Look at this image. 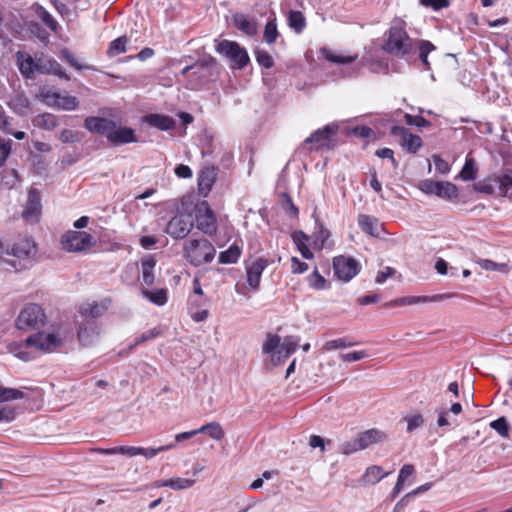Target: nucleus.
Returning a JSON list of instances; mask_svg holds the SVG:
<instances>
[{"label":"nucleus","mask_w":512,"mask_h":512,"mask_svg":"<svg viewBox=\"0 0 512 512\" xmlns=\"http://www.w3.org/2000/svg\"><path fill=\"white\" fill-rule=\"evenodd\" d=\"M128 43V38L126 36H120L113 40L108 49L107 55L109 57H115L121 53L126 52V44Z\"/></svg>","instance_id":"obj_40"},{"label":"nucleus","mask_w":512,"mask_h":512,"mask_svg":"<svg viewBox=\"0 0 512 512\" xmlns=\"http://www.w3.org/2000/svg\"><path fill=\"white\" fill-rule=\"evenodd\" d=\"M23 397L24 393L19 389L0 386V402L22 399Z\"/></svg>","instance_id":"obj_45"},{"label":"nucleus","mask_w":512,"mask_h":512,"mask_svg":"<svg viewBox=\"0 0 512 512\" xmlns=\"http://www.w3.org/2000/svg\"><path fill=\"white\" fill-rule=\"evenodd\" d=\"M440 181L424 180L420 183V189L426 194H437Z\"/></svg>","instance_id":"obj_64"},{"label":"nucleus","mask_w":512,"mask_h":512,"mask_svg":"<svg viewBox=\"0 0 512 512\" xmlns=\"http://www.w3.org/2000/svg\"><path fill=\"white\" fill-rule=\"evenodd\" d=\"M368 355L365 351H353L350 353L340 354L341 360L346 362H355L366 358Z\"/></svg>","instance_id":"obj_63"},{"label":"nucleus","mask_w":512,"mask_h":512,"mask_svg":"<svg viewBox=\"0 0 512 512\" xmlns=\"http://www.w3.org/2000/svg\"><path fill=\"white\" fill-rule=\"evenodd\" d=\"M216 180V171L213 167L203 168L198 176L199 192L206 196Z\"/></svg>","instance_id":"obj_20"},{"label":"nucleus","mask_w":512,"mask_h":512,"mask_svg":"<svg viewBox=\"0 0 512 512\" xmlns=\"http://www.w3.org/2000/svg\"><path fill=\"white\" fill-rule=\"evenodd\" d=\"M235 26L243 33L253 36L257 33V24L244 14H235L233 16Z\"/></svg>","instance_id":"obj_24"},{"label":"nucleus","mask_w":512,"mask_h":512,"mask_svg":"<svg viewBox=\"0 0 512 512\" xmlns=\"http://www.w3.org/2000/svg\"><path fill=\"white\" fill-rule=\"evenodd\" d=\"M194 226L190 214L180 213L170 219L166 226V232L174 239L185 238Z\"/></svg>","instance_id":"obj_7"},{"label":"nucleus","mask_w":512,"mask_h":512,"mask_svg":"<svg viewBox=\"0 0 512 512\" xmlns=\"http://www.w3.org/2000/svg\"><path fill=\"white\" fill-rule=\"evenodd\" d=\"M110 452H117V454L126 455L129 457L140 455L141 447L133 446H118L111 448Z\"/></svg>","instance_id":"obj_57"},{"label":"nucleus","mask_w":512,"mask_h":512,"mask_svg":"<svg viewBox=\"0 0 512 512\" xmlns=\"http://www.w3.org/2000/svg\"><path fill=\"white\" fill-rule=\"evenodd\" d=\"M17 62L19 70L25 78H32L36 72L35 57L24 52L17 53Z\"/></svg>","instance_id":"obj_22"},{"label":"nucleus","mask_w":512,"mask_h":512,"mask_svg":"<svg viewBox=\"0 0 512 512\" xmlns=\"http://www.w3.org/2000/svg\"><path fill=\"white\" fill-rule=\"evenodd\" d=\"M268 263L264 258H257L246 266L247 282L253 290H258L263 271Z\"/></svg>","instance_id":"obj_15"},{"label":"nucleus","mask_w":512,"mask_h":512,"mask_svg":"<svg viewBox=\"0 0 512 512\" xmlns=\"http://www.w3.org/2000/svg\"><path fill=\"white\" fill-rule=\"evenodd\" d=\"M42 210L40 192L35 188H30L28 191V198L22 217L25 221L30 223L38 222Z\"/></svg>","instance_id":"obj_12"},{"label":"nucleus","mask_w":512,"mask_h":512,"mask_svg":"<svg viewBox=\"0 0 512 512\" xmlns=\"http://www.w3.org/2000/svg\"><path fill=\"white\" fill-rule=\"evenodd\" d=\"M33 124L41 129L52 131L59 125V117L52 113H43L33 119Z\"/></svg>","instance_id":"obj_25"},{"label":"nucleus","mask_w":512,"mask_h":512,"mask_svg":"<svg viewBox=\"0 0 512 512\" xmlns=\"http://www.w3.org/2000/svg\"><path fill=\"white\" fill-rule=\"evenodd\" d=\"M156 266V260L153 256H147L141 261V272L143 283L147 286H151L154 283V268Z\"/></svg>","instance_id":"obj_27"},{"label":"nucleus","mask_w":512,"mask_h":512,"mask_svg":"<svg viewBox=\"0 0 512 512\" xmlns=\"http://www.w3.org/2000/svg\"><path fill=\"white\" fill-rule=\"evenodd\" d=\"M107 310V306L105 304H98L97 302H87L83 303L80 306L79 314L81 317L90 318L95 320V318L100 317Z\"/></svg>","instance_id":"obj_23"},{"label":"nucleus","mask_w":512,"mask_h":512,"mask_svg":"<svg viewBox=\"0 0 512 512\" xmlns=\"http://www.w3.org/2000/svg\"><path fill=\"white\" fill-rule=\"evenodd\" d=\"M43 309L34 303L26 305L18 315L15 325L19 330L39 329L45 323Z\"/></svg>","instance_id":"obj_3"},{"label":"nucleus","mask_w":512,"mask_h":512,"mask_svg":"<svg viewBox=\"0 0 512 512\" xmlns=\"http://www.w3.org/2000/svg\"><path fill=\"white\" fill-rule=\"evenodd\" d=\"M186 259L195 267L213 261L216 249L207 239H191L184 246Z\"/></svg>","instance_id":"obj_2"},{"label":"nucleus","mask_w":512,"mask_h":512,"mask_svg":"<svg viewBox=\"0 0 512 512\" xmlns=\"http://www.w3.org/2000/svg\"><path fill=\"white\" fill-rule=\"evenodd\" d=\"M493 180L479 181L474 184V189L478 192L485 194H493L495 191V185Z\"/></svg>","instance_id":"obj_59"},{"label":"nucleus","mask_w":512,"mask_h":512,"mask_svg":"<svg viewBox=\"0 0 512 512\" xmlns=\"http://www.w3.org/2000/svg\"><path fill=\"white\" fill-rule=\"evenodd\" d=\"M476 263L485 270L495 271V270H501L506 267L505 264H498L492 260L489 259H481L479 258L476 260Z\"/></svg>","instance_id":"obj_61"},{"label":"nucleus","mask_w":512,"mask_h":512,"mask_svg":"<svg viewBox=\"0 0 512 512\" xmlns=\"http://www.w3.org/2000/svg\"><path fill=\"white\" fill-rule=\"evenodd\" d=\"M299 337L287 336L281 343L280 350L282 351V360L289 358V356L296 351L299 346Z\"/></svg>","instance_id":"obj_34"},{"label":"nucleus","mask_w":512,"mask_h":512,"mask_svg":"<svg viewBox=\"0 0 512 512\" xmlns=\"http://www.w3.org/2000/svg\"><path fill=\"white\" fill-rule=\"evenodd\" d=\"M79 101L75 96L59 94V102L56 106L57 109L65 111H73L78 108Z\"/></svg>","instance_id":"obj_41"},{"label":"nucleus","mask_w":512,"mask_h":512,"mask_svg":"<svg viewBox=\"0 0 512 512\" xmlns=\"http://www.w3.org/2000/svg\"><path fill=\"white\" fill-rule=\"evenodd\" d=\"M405 420L407 422V431L408 432L414 431L415 429L422 426L424 423L423 416L419 413L408 415L405 417Z\"/></svg>","instance_id":"obj_55"},{"label":"nucleus","mask_w":512,"mask_h":512,"mask_svg":"<svg viewBox=\"0 0 512 512\" xmlns=\"http://www.w3.org/2000/svg\"><path fill=\"white\" fill-rule=\"evenodd\" d=\"M358 225L363 232L373 237H379L382 230V225L379 224L378 220L366 214L358 216Z\"/></svg>","instance_id":"obj_21"},{"label":"nucleus","mask_w":512,"mask_h":512,"mask_svg":"<svg viewBox=\"0 0 512 512\" xmlns=\"http://www.w3.org/2000/svg\"><path fill=\"white\" fill-rule=\"evenodd\" d=\"M281 338L276 334H268L263 345V352L271 354L274 364H280L282 361Z\"/></svg>","instance_id":"obj_19"},{"label":"nucleus","mask_w":512,"mask_h":512,"mask_svg":"<svg viewBox=\"0 0 512 512\" xmlns=\"http://www.w3.org/2000/svg\"><path fill=\"white\" fill-rule=\"evenodd\" d=\"M142 295L158 306H163L167 302V290L163 288L157 290H142Z\"/></svg>","instance_id":"obj_35"},{"label":"nucleus","mask_w":512,"mask_h":512,"mask_svg":"<svg viewBox=\"0 0 512 512\" xmlns=\"http://www.w3.org/2000/svg\"><path fill=\"white\" fill-rule=\"evenodd\" d=\"M241 255V250L238 246L232 245L226 251L219 254V263L233 264L236 263Z\"/></svg>","instance_id":"obj_39"},{"label":"nucleus","mask_w":512,"mask_h":512,"mask_svg":"<svg viewBox=\"0 0 512 512\" xmlns=\"http://www.w3.org/2000/svg\"><path fill=\"white\" fill-rule=\"evenodd\" d=\"M352 345L353 344L350 342H347L345 338H339V339H334V340H330V341L326 342L323 346V349L330 351V350H335V349H339V348L350 347Z\"/></svg>","instance_id":"obj_58"},{"label":"nucleus","mask_w":512,"mask_h":512,"mask_svg":"<svg viewBox=\"0 0 512 512\" xmlns=\"http://www.w3.org/2000/svg\"><path fill=\"white\" fill-rule=\"evenodd\" d=\"M404 118L408 125H413L419 128L429 127L431 125L430 121L426 120L422 116H413L410 114H405Z\"/></svg>","instance_id":"obj_56"},{"label":"nucleus","mask_w":512,"mask_h":512,"mask_svg":"<svg viewBox=\"0 0 512 512\" xmlns=\"http://www.w3.org/2000/svg\"><path fill=\"white\" fill-rule=\"evenodd\" d=\"M146 120L150 125L164 131L170 130L175 126L174 119L166 115L150 114L146 117Z\"/></svg>","instance_id":"obj_28"},{"label":"nucleus","mask_w":512,"mask_h":512,"mask_svg":"<svg viewBox=\"0 0 512 512\" xmlns=\"http://www.w3.org/2000/svg\"><path fill=\"white\" fill-rule=\"evenodd\" d=\"M477 175V170L474 166L473 159H467L462 170L459 173V177L464 181L474 180Z\"/></svg>","instance_id":"obj_46"},{"label":"nucleus","mask_w":512,"mask_h":512,"mask_svg":"<svg viewBox=\"0 0 512 512\" xmlns=\"http://www.w3.org/2000/svg\"><path fill=\"white\" fill-rule=\"evenodd\" d=\"M198 431H199V433H204V432L208 433L212 439L217 440V441L223 439L224 435H225V432H224L222 426L218 422L207 423L206 425L201 426L198 429Z\"/></svg>","instance_id":"obj_36"},{"label":"nucleus","mask_w":512,"mask_h":512,"mask_svg":"<svg viewBox=\"0 0 512 512\" xmlns=\"http://www.w3.org/2000/svg\"><path fill=\"white\" fill-rule=\"evenodd\" d=\"M389 54L403 58L413 53L415 40L406 32L402 23L391 26L383 46Z\"/></svg>","instance_id":"obj_1"},{"label":"nucleus","mask_w":512,"mask_h":512,"mask_svg":"<svg viewBox=\"0 0 512 512\" xmlns=\"http://www.w3.org/2000/svg\"><path fill=\"white\" fill-rule=\"evenodd\" d=\"M255 58L257 63L262 66L265 69H270L274 65L273 58L271 55L262 49H256L255 50Z\"/></svg>","instance_id":"obj_48"},{"label":"nucleus","mask_w":512,"mask_h":512,"mask_svg":"<svg viewBox=\"0 0 512 512\" xmlns=\"http://www.w3.org/2000/svg\"><path fill=\"white\" fill-rule=\"evenodd\" d=\"M321 54L324 56L326 60L336 64H350L354 62L357 58V56L338 55L328 48H322Z\"/></svg>","instance_id":"obj_38"},{"label":"nucleus","mask_w":512,"mask_h":512,"mask_svg":"<svg viewBox=\"0 0 512 512\" xmlns=\"http://www.w3.org/2000/svg\"><path fill=\"white\" fill-rule=\"evenodd\" d=\"M436 196L446 200H452L458 196V188L451 182L440 181Z\"/></svg>","instance_id":"obj_33"},{"label":"nucleus","mask_w":512,"mask_h":512,"mask_svg":"<svg viewBox=\"0 0 512 512\" xmlns=\"http://www.w3.org/2000/svg\"><path fill=\"white\" fill-rule=\"evenodd\" d=\"M59 94L58 92H53L48 89H42L40 92V96L46 105L50 107H56L59 102Z\"/></svg>","instance_id":"obj_52"},{"label":"nucleus","mask_w":512,"mask_h":512,"mask_svg":"<svg viewBox=\"0 0 512 512\" xmlns=\"http://www.w3.org/2000/svg\"><path fill=\"white\" fill-rule=\"evenodd\" d=\"M359 450H364L359 437L350 441H346L340 445V452L344 455H350Z\"/></svg>","instance_id":"obj_47"},{"label":"nucleus","mask_w":512,"mask_h":512,"mask_svg":"<svg viewBox=\"0 0 512 512\" xmlns=\"http://www.w3.org/2000/svg\"><path fill=\"white\" fill-rule=\"evenodd\" d=\"M195 483L194 479H188V478H171L167 479V484L169 488L173 490H185L191 488Z\"/></svg>","instance_id":"obj_43"},{"label":"nucleus","mask_w":512,"mask_h":512,"mask_svg":"<svg viewBox=\"0 0 512 512\" xmlns=\"http://www.w3.org/2000/svg\"><path fill=\"white\" fill-rule=\"evenodd\" d=\"M325 284V278L318 272L317 269H315L312 275L310 276V286L320 290L325 288Z\"/></svg>","instance_id":"obj_62"},{"label":"nucleus","mask_w":512,"mask_h":512,"mask_svg":"<svg viewBox=\"0 0 512 512\" xmlns=\"http://www.w3.org/2000/svg\"><path fill=\"white\" fill-rule=\"evenodd\" d=\"M28 345H32L37 350L49 353L60 347L63 343L62 338L56 333H36L26 339Z\"/></svg>","instance_id":"obj_9"},{"label":"nucleus","mask_w":512,"mask_h":512,"mask_svg":"<svg viewBox=\"0 0 512 512\" xmlns=\"http://www.w3.org/2000/svg\"><path fill=\"white\" fill-rule=\"evenodd\" d=\"M391 135L398 139L399 144L408 153H416L423 145L420 136L412 134L403 126H393L390 130Z\"/></svg>","instance_id":"obj_11"},{"label":"nucleus","mask_w":512,"mask_h":512,"mask_svg":"<svg viewBox=\"0 0 512 512\" xmlns=\"http://www.w3.org/2000/svg\"><path fill=\"white\" fill-rule=\"evenodd\" d=\"M38 16L43 21V23L49 27L52 31H56L58 27V22L54 19V17L46 11L44 8H40L38 11Z\"/></svg>","instance_id":"obj_54"},{"label":"nucleus","mask_w":512,"mask_h":512,"mask_svg":"<svg viewBox=\"0 0 512 512\" xmlns=\"http://www.w3.org/2000/svg\"><path fill=\"white\" fill-rule=\"evenodd\" d=\"M161 334V330L157 327L152 328L144 333H142L139 337H137L132 345L129 346V349H133L135 346L140 345L148 340H152Z\"/></svg>","instance_id":"obj_50"},{"label":"nucleus","mask_w":512,"mask_h":512,"mask_svg":"<svg viewBox=\"0 0 512 512\" xmlns=\"http://www.w3.org/2000/svg\"><path fill=\"white\" fill-rule=\"evenodd\" d=\"M490 427L497 431L502 437L509 434V425L505 417H500L490 423Z\"/></svg>","instance_id":"obj_51"},{"label":"nucleus","mask_w":512,"mask_h":512,"mask_svg":"<svg viewBox=\"0 0 512 512\" xmlns=\"http://www.w3.org/2000/svg\"><path fill=\"white\" fill-rule=\"evenodd\" d=\"M420 4L425 7H431L435 11L447 8L450 5L449 0H420Z\"/></svg>","instance_id":"obj_60"},{"label":"nucleus","mask_w":512,"mask_h":512,"mask_svg":"<svg viewBox=\"0 0 512 512\" xmlns=\"http://www.w3.org/2000/svg\"><path fill=\"white\" fill-rule=\"evenodd\" d=\"M59 140L64 144H72L80 142L81 135L80 132L71 130V129H64L60 132L58 136Z\"/></svg>","instance_id":"obj_49"},{"label":"nucleus","mask_w":512,"mask_h":512,"mask_svg":"<svg viewBox=\"0 0 512 512\" xmlns=\"http://www.w3.org/2000/svg\"><path fill=\"white\" fill-rule=\"evenodd\" d=\"M84 127L90 132L104 135L108 139V135L116 128V122L103 117H87L84 121Z\"/></svg>","instance_id":"obj_14"},{"label":"nucleus","mask_w":512,"mask_h":512,"mask_svg":"<svg viewBox=\"0 0 512 512\" xmlns=\"http://www.w3.org/2000/svg\"><path fill=\"white\" fill-rule=\"evenodd\" d=\"M495 185L499 188L501 196L512 198V174H503L493 179Z\"/></svg>","instance_id":"obj_31"},{"label":"nucleus","mask_w":512,"mask_h":512,"mask_svg":"<svg viewBox=\"0 0 512 512\" xmlns=\"http://www.w3.org/2000/svg\"><path fill=\"white\" fill-rule=\"evenodd\" d=\"M415 47L419 50V59L423 63L425 69L430 70L428 54L436 49V47L428 40H416Z\"/></svg>","instance_id":"obj_30"},{"label":"nucleus","mask_w":512,"mask_h":512,"mask_svg":"<svg viewBox=\"0 0 512 512\" xmlns=\"http://www.w3.org/2000/svg\"><path fill=\"white\" fill-rule=\"evenodd\" d=\"M197 228L204 234L212 236L217 232L216 217L207 202L196 206Z\"/></svg>","instance_id":"obj_8"},{"label":"nucleus","mask_w":512,"mask_h":512,"mask_svg":"<svg viewBox=\"0 0 512 512\" xmlns=\"http://www.w3.org/2000/svg\"><path fill=\"white\" fill-rule=\"evenodd\" d=\"M28 347H32V345H28L25 340L24 342H20V343H12L9 346V350L17 358H19L23 361H30L33 359V355L26 350Z\"/></svg>","instance_id":"obj_37"},{"label":"nucleus","mask_w":512,"mask_h":512,"mask_svg":"<svg viewBox=\"0 0 512 512\" xmlns=\"http://www.w3.org/2000/svg\"><path fill=\"white\" fill-rule=\"evenodd\" d=\"M216 67V59L213 57H208L206 59L201 60L200 62L195 63L191 66H186L182 69L181 73L186 75L190 70H203V69H215Z\"/></svg>","instance_id":"obj_42"},{"label":"nucleus","mask_w":512,"mask_h":512,"mask_svg":"<svg viewBox=\"0 0 512 512\" xmlns=\"http://www.w3.org/2000/svg\"><path fill=\"white\" fill-rule=\"evenodd\" d=\"M216 51L224 55L231 62L232 68L242 69L249 62L247 51L237 42L229 40L220 41L216 46Z\"/></svg>","instance_id":"obj_4"},{"label":"nucleus","mask_w":512,"mask_h":512,"mask_svg":"<svg viewBox=\"0 0 512 512\" xmlns=\"http://www.w3.org/2000/svg\"><path fill=\"white\" fill-rule=\"evenodd\" d=\"M108 141L114 146H119L137 142V138L132 128L116 126V128H113L112 133L108 135Z\"/></svg>","instance_id":"obj_18"},{"label":"nucleus","mask_w":512,"mask_h":512,"mask_svg":"<svg viewBox=\"0 0 512 512\" xmlns=\"http://www.w3.org/2000/svg\"><path fill=\"white\" fill-rule=\"evenodd\" d=\"M333 269L338 279L348 282L359 273L360 265L351 257L337 256L333 260Z\"/></svg>","instance_id":"obj_10"},{"label":"nucleus","mask_w":512,"mask_h":512,"mask_svg":"<svg viewBox=\"0 0 512 512\" xmlns=\"http://www.w3.org/2000/svg\"><path fill=\"white\" fill-rule=\"evenodd\" d=\"M278 35L276 19L273 18L266 23L263 37L268 44H273Z\"/></svg>","instance_id":"obj_44"},{"label":"nucleus","mask_w":512,"mask_h":512,"mask_svg":"<svg viewBox=\"0 0 512 512\" xmlns=\"http://www.w3.org/2000/svg\"><path fill=\"white\" fill-rule=\"evenodd\" d=\"M174 447H175V443H170V444H167L164 446H160L158 448H142L141 447L140 455L144 456L147 459H150V458H153L154 456H156L158 453L173 449Z\"/></svg>","instance_id":"obj_53"},{"label":"nucleus","mask_w":512,"mask_h":512,"mask_svg":"<svg viewBox=\"0 0 512 512\" xmlns=\"http://www.w3.org/2000/svg\"><path fill=\"white\" fill-rule=\"evenodd\" d=\"M337 129V125L328 124L324 128L313 132L308 138L304 140L303 145L305 146L307 144H316L317 148L328 146L331 137L337 133Z\"/></svg>","instance_id":"obj_16"},{"label":"nucleus","mask_w":512,"mask_h":512,"mask_svg":"<svg viewBox=\"0 0 512 512\" xmlns=\"http://www.w3.org/2000/svg\"><path fill=\"white\" fill-rule=\"evenodd\" d=\"M289 27L297 34L303 32L306 27V19L302 12L290 10L287 17Z\"/></svg>","instance_id":"obj_29"},{"label":"nucleus","mask_w":512,"mask_h":512,"mask_svg":"<svg viewBox=\"0 0 512 512\" xmlns=\"http://www.w3.org/2000/svg\"><path fill=\"white\" fill-rule=\"evenodd\" d=\"M457 296L456 293H445V294H437L433 296H410L400 298L389 303H386V306L392 305H412L417 303H425V302H439L445 299H449Z\"/></svg>","instance_id":"obj_17"},{"label":"nucleus","mask_w":512,"mask_h":512,"mask_svg":"<svg viewBox=\"0 0 512 512\" xmlns=\"http://www.w3.org/2000/svg\"><path fill=\"white\" fill-rule=\"evenodd\" d=\"M360 442L364 449L372 444L383 442L386 439V434L378 429H369L359 434Z\"/></svg>","instance_id":"obj_26"},{"label":"nucleus","mask_w":512,"mask_h":512,"mask_svg":"<svg viewBox=\"0 0 512 512\" xmlns=\"http://www.w3.org/2000/svg\"><path fill=\"white\" fill-rule=\"evenodd\" d=\"M100 333V325L96 320L84 319L78 323L77 339L83 347H92L97 344Z\"/></svg>","instance_id":"obj_6"},{"label":"nucleus","mask_w":512,"mask_h":512,"mask_svg":"<svg viewBox=\"0 0 512 512\" xmlns=\"http://www.w3.org/2000/svg\"><path fill=\"white\" fill-rule=\"evenodd\" d=\"M387 475L388 473H384L380 466L373 465L366 469L362 481L365 484H376Z\"/></svg>","instance_id":"obj_32"},{"label":"nucleus","mask_w":512,"mask_h":512,"mask_svg":"<svg viewBox=\"0 0 512 512\" xmlns=\"http://www.w3.org/2000/svg\"><path fill=\"white\" fill-rule=\"evenodd\" d=\"M61 243L68 252H81L93 246L94 239L84 231H68L62 236Z\"/></svg>","instance_id":"obj_5"},{"label":"nucleus","mask_w":512,"mask_h":512,"mask_svg":"<svg viewBox=\"0 0 512 512\" xmlns=\"http://www.w3.org/2000/svg\"><path fill=\"white\" fill-rule=\"evenodd\" d=\"M35 64L36 72L40 74H53L61 79H70L56 60L46 57L43 53L35 55Z\"/></svg>","instance_id":"obj_13"}]
</instances>
